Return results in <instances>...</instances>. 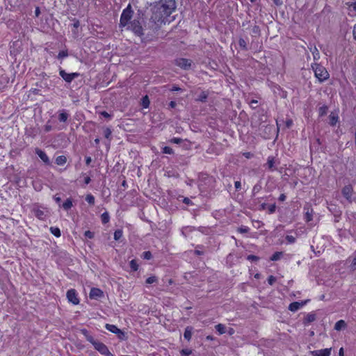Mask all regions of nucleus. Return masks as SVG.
Segmentation results:
<instances>
[{"label":"nucleus","mask_w":356,"mask_h":356,"mask_svg":"<svg viewBox=\"0 0 356 356\" xmlns=\"http://www.w3.org/2000/svg\"><path fill=\"white\" fill-rule=\"evenodd\" d=\"M176 8L175 0H161L151 8L150 21L154 24L162 23Z\"/></svg>","instance_id":"obj_1"},{"label":"nucleus","mask_w":356,"mask_h":356,"mask_svg":"<svg viewBox=\"0 0 356 356\" xmlns=\"http://www.w3.org/2000/svg\"><path fill=\"white\" fill-rule=\"evenodd\" d=\"M193 327L191 326H187L185 328L184 333V337L187 341H190L192 337V333H193Z\"/></svg>","instance_id":"obj_16"},{"label":"nucleus","mask_w":356,"mask_h":356,"mask_svg":"<svg viewBox=\"0 0 356 356\" xmlns=\"http://www.w3.org/2000/svg\"><path fill=\"white\" fill-rule=\"evenodd\" d=\"M157 280L158 279L156 276H151L146 280V283L150 284L156 282Z\"/></svg>","instance_id":"obj_44"},{"label":"nucleus","mask_w":356,"mask_h":356,"mask_svg":"<svg viewBox=\"0 0 356 356\" xmlns=\"http://www.w3.org/2000/svg\"><path fill=\"white\" fill-rule=\"evenodd\" d=\"M209 92L207 91H202L197 98L196 99L197 101L201 102H206L207 99L208 98Z\"/></svg>","instance_id":"obj_21"},{"label":"nucleus","mask_w":356,"mask_h":356,"mask_svg":"<svg viewBox=\"0 0 356 356\" xmlns=\"http://www.w3.org/2000/svg\"><path fill=\"white\" fill-rule=\"evenodd\" d=\"M68 56V52H67V50H65V51H60L58 56H57V58L58 59H62L63 58H65Z\"/></svg>","instance_id":"obj_39"},{"label":"nucleus","mask_w":356,"mask_h":356,"mask_svg":"<svg viewBox=\"0 0 356 356\" xmlns=\"http://www.w3.org/2000/svg\"><path fill=\"white\" fill-rule=\"evenodd\" d=\"M33 213L40 220H44L46 217L44 211L39 207H34L32 210Z\"/></svg>","instance_id":"obj_13"},{"label":"nucleus","mask_w":356,"mask_h":356,"mask_svg":"<svg viewBox=\"0 0 356 356\" xmlns=\"http://www.w3.org/2000/svg\"><path fill=\"white\" fill-rule=\"evenodd\" d=\"M137 19H135L133 22L130 23L129 29L134 32V33L138 36L143 35V26L142 22L140 21V19H143V14L139 10L138 13Z\"/></svg>","instance_id":"obj_4"},{"label":"nucleus","mask_w":356,"mask_h":356,"mask_svg":"<svg viewBox=\"0 0 356 356\" xmlns=\"http://www.w3.org/2000/svg\"><path fill=\"white\" fill-rule=\"evenodd\" d=\"M180 353L181 356H189L192 353V350L190 349H182Z\"/></svg>","instance_id":"obj_42"},{"label":"nucleus","mask_w":356,"mask_h":356,"mask_svg":"<svg viewBox=\"0 0 356 356\" xmlns=\"http://www.w3.org/2000/svg\"><path fill=\"white\" fill-rule=\"evenodd\" d=\"M163 153L168 154H172L174 153L173 149L168 147L165 146L163 148Z\"/></svg>","instance_id":"obj_41"},{"label":"nucleus","mask_w":356,"mask_h":356,"mask_svg":"<svg viewBox=\"0 0 356 356\" xmlns=\"http://www.w3.org/2000/svg\"><path fill=\"white\" fill-rule=\"evenodd\" d=\"M312 209L309 211V209H308L307 211H306L305 214V219L307 222H309L312 220Z\"/></svg>","instance_id":"obj_32"},{"label":"nucleus","mask_w":356,"mask_h":356,"mask_svg":"<svg viewBox=\"0 0 356 356\" xmlns=\"http://www.w3.org/2000/svg\"><path fill=\"white\" fill-rule=\"evenodd\" d=\"M50 232L52 234H54L56 237L60 236V230L59 228L56 227H50Z\"/></svg>","instance_id":"obj_29"},{"label":"nucleus","mask_w":356,"mask_h":356,"mask_svg":"<svg viewBox=\"0 0 356 356\" xmlns=\"http://www.w3.org/2000/svg\"><path fill=\"white\" fill-rule=\"evenodd\" d=\"M316 314L314 313H309L303 319V324L307 325L316 321Z\"/></svg>","instance_id":"obj_15"},{"label":"nucleus","mask_w":356,"mask_h":356,"mask_svg":"<svg viewBox=\"0 0 356 356\" xmlns=\"http://www.w3.org/2000/svg\"><path fill=\"white\" fill-rule=\"evenodd\" d=\"M341 193L348 203H352L354 201V198L353 197V188L351 185L345 186L341 190Z\"/></svg>","instance_id":"obj_6"},{"label":"nucleus","mask_w":356,"mask_h":356,"mask_svg":"<svg viewBox=\"0 0 356 356\" xmlns=\"http://www.w3.org/2000/svg\"><path fill=\"white\" fill-rule=\"evenodd\" d=\"M257 104H258V101L256 100V99H252L251 100L250 104V106L252 108H256L257 107Z\"/></svg>","instance_id":"obj_51"},{"label":"nucleus","mask_w":356,"mask_h":356,"mask_svg":"<svg viewBox=\"0 0 356 356\" xmlns=\"http://www.w3.org/2000/svg\"><path fill=\"white\" fill-rule=\"evenodd\" d=\"M286 240L289 243H293L295 241H296V238L291 235H287L286 236Z\"/></svg>","instance_id":"obj_48"},{"label":"nucleus","mask_w":356,"mask_h":356,"mask_svg":"<svg viewBox=\"0 0 356 356\" xmlns=\"http://www.w3.org/2000/svg\"><path fill=\"white\" fill-rule=\"evenodd\" d=\"M247 259L252 261H257L259 257L253 254H250L247 257Z\"/></svg>","instance_id":"obj_46"},{"label":"nucleus","mask_w":356,"mask_h":356,"mask_svg":"<svg viewBox=\"0 0 356 356\" xmlns=\"http://www.w3.org/2000/svg\"><path fill=\"white\" fill-rule=\"evenodd\" d=\"M183 202L186 204H190L192 203L191 200L188 197H185L183 200Z\"/></svg>","instance_id":"obj_63"},{"label":"nucleus","mask_w":356,"mask_h":356,"mask_svg":"<svg viewBox=\"0 0 356 356\" xmlns=\"http://www.w3.org/2000/svg\"><path fill=\"white\" fill-rule=\"evenodd\" d=\"M86 201L90 205H94L95 197L92 194H88L86 197Z\"/></svg>","instance_id":"obj_33"},{"label":"nucleus","mask_w":356,"mask_h":356,"mask_svg":"<svg viewBox=\"0 0 356 356\" xmlns=\"http://www.w3.org/2000/svg\"><path fill=\"white\" fill-rule=\"evenodd\" d=\"M63 208L65 210V211H68L69 209H70L72 207V201L70 198H68L67 199L63 204L62 205Z\"/></svg>","instance_id":"obj_23"},{"label":"nucleus","mask_w":356,"mask_h":356,"mask_svg":"<svg viewBox=\"0 0 356 356\" xmlns=\"http://www.w3.org/2000/svg\"><path fill=\"white\" fill-rule=\"evenodd\" d=\"M353 34L354 39L356 40V24H355V26L353 27Z\"/></svg>","instance_id":"obj_64"},{"label":"nucleus","mask_w":356,"mask_h":356,"mask_svg":"<svg viewBox=\"0 0 356 356\" xmlns=\"http://www.w3.org/2000/svg\"><path fill=\"white\" fill-rule=\"evenodd\" d=\"M181 88H179V86H173L171 88H170V91L172 92H175V91H181Z\"/></svg>","instance_id":"obj_58"},{"label":"nucleus","mask_w":356,"mask_h":356,"mask_svg":"<svg viewBox=\"0 0 356 356\" xmlns=\"http://www.w3.org/2000/svg\"><path fill=\"white\" fill-rule=\"evenodd\" d=\"M276 281V278L273 275H270L268 278V282L270 285H273Z\"/></svg>","instance_id":"obj_49"},{"label":"nucleus","mask_w":356,"mask_h":356,"mask_svg":"<svg viewBox=\"0 0 356 356\" xmlns=\"http://www.w3.org/2000/svg\"><path fill=\"white\" fill-rule=\"evenodd\" d=\"M312 67L319 82L322 83L329 79V73L325 67L318 63L314 64Z\"/></svg>","instance_id":"obj_3"},{"label":"nucleus","mask_w":356,"mask_h":356,"mask_svg":"<svg viewBox=\"0 0 356 356\" xmlns=\"http://www.w3.org/2000/svg\"><path fill=\"white\" fill-rule=\"evenodd\" d=\"M101 115H102L103 117L106 118H111V115L108 113L106 111H102L100 113Z\"/></svg>","instance_id":"obj_57"},{"label":"nucleus","mask_w":356,"mask_h":356,"mask_svg":"<svg viewBox=\"0 0 356 356\" xmlns=\"http://www.w3.org/2000/svg\"><path fill=\"white\" fill-rule=\"evenodd\" d=\"M105 327L106 330H108V331L113 332V333H115V334H117V333H120V329H119L117 326H115V325H111V324H106L105 325Z\"/></svg>","instance_id":"obj_20"},{"label":"nucleus","mask_w":356,"mask_h":356,"mask_svg":"<svg viewBox=\"0 0 356 356\" xmlns=\"http://www.w3.org/2000/svg\"><path fill=\"white\" fill-rule=\"evenodd\" d=\"M81 333L86 337L88 341L93 345L95 349L100 354L106 356H114L104 343L95 340L86 329H81Z\"/></svg>","instance_id":"obj_2"},{"label":"nucleus","mask_w":356,"mask_h":356,"mask_svg":"<svg viewBox=\"0 0 356 356\" xmlns=\"http://www.w3.org/2000/svg\"><path fill=\"white\" fill-rule=\"evenodd\" d=\"M262 188L261 184L259 181L252 188V196H254L257 193H259Z\"/></svg>","instance_id":"obj_28"},{"label":"nucleus","mask_w":356,"mask_h":356,"mask_svg":"<svg viewBox=\"0 0 356 356\" xmlns=\"http://www.w3.org/2000/svg\"><path fill=\"white\" fill-rule=\"evenodd\" d=\"M329 118H330V122H329V124L334 127L336 125V124L339 121V116L337 113H334L333 112H332L329 116Z\"/></svg>","instance_id":"obj_17"},{"label":"nucleus","mask_w":356,"mask_h":356,"mask_svg":"<svg viewBox=\"0 0 356 356\" xmlns=\"http://www.w3.org/2000/svg\"><path fill=\"white\" fill-rule=\"evenodd\" d=\"M74 21V23H73V26L75 28V29H77L79 26H80V22L78 19H73Z\"/></svg>","instance_id":"obj_53"},{"label":"nucleus","mask_w":356,"mask_h":356,"mask_svg":"<svg viewBox=\"0 0 356 356\" xmlns=\"http://www.w3.org/2000/svg\"><path fill=\"white\" fill-rule=\"evenodd\" d=\"M69 116V113L65 109L58 111V118L60 122H65L67 120Z\"/></svg>","instance_id":"obj_14"},{"label":"nucleus","mask_w":356,"mask_h":356,"mask_svg":"<svg viewBox=\"0 0 356 356\" xmlns=\"http://www.w3.org/2000/svg\"><path fill=\"white\" fill-rule=\"evenodd\" d=\"M84 236H85V237L91 239V238H94L95 234H94V232H92L90 230H88V231L85 232Z\"/></svg>","instance_id":"obj_45"},{"label":"nucleus","mask_w":356,"mask_h":356,"mask_svg":"<svg viewBox=\"0 0 356 356\" xmlns=\"http://www.w3.org/2000/svg\"><path fill=\"white\" fill-rule=\"evenodd\" d=\"M234 186H235V188H236V191L240 190L241 188V182L239 181H235Z\"/></svg>","instance_id":"obj_59"},{"label":"nucleus","mask_w":356,"mask_h":356,"mask_svg":"<svg viewBox=\"0 0 356 356\" xmlns=\"http://www.w3.org/2000/svg\"><path fill=\"white\" fill-rule=\"evenodd\" d=\"M328 107L326 105H323L318 108V114L320 117L324 116L327 114Z\"/></svg>","instance_id":"obj_27"},{"label":"nucleus","mask_w":356,"mask_h":356,"mask_svg":"<svg viewBox=\"0 0 356 356\" xmlns=\"http://www.w3.org/2000/svg\"><path fill=\"white\" fill-rule=\"evenodd\" d=\"M275 163H276V161L275 160V157L268 156V160H267V163H266L268 167V169L270 170H276V168H275Z\"/></svg>","instance_id":"obj_19"},{"label":"nucleus","mask_w":356,"mask_h":356,"mask_svg":"<svg viewBox=\"0 0 356 356\" xmlns=\"http://www.w3.org/2000/svg\"><path fill=\"white\" fill-rule=\"evenodd\" d=\"M238 44L242 49L245 51L248 50L246 41L243 38H240L238 40Z\"/></svg>","instance_id":"obj_35"},{"label":"nucleus","mask_w":356,"mask_h":356,"mask_svg":"<svg viewBox=\"0 0 356 356\" xmlns=\"http://www.w3.org/2000/svg\"><path fill=\"white\" fill-rule=\"evenodd\" d=\"M268 213L273 214L275 212L276 210V204L274 203L268 207Z\"/></svg>","instance_id":"obj_43"},{"label":"nucleus","mask_w":356,"mask_h":356,"mask_svg":"<svg viewBox=\"0 0 356 356\" xmlns=\"http://www.w3.org/2000/svg\"><path fill=\"white\" fill-rule=\"evenodd\" d=\"M177 105V103L175 102V101H171L170 103H169V107L170 108H175Z\"/></svg>","instance_id":"obj_62"},{"label":"nucleus","mask_w":356,"mask_h":356,"mask_svg":"<svg viewBox=\"0 0 356 356\" xmlns=\"http://www.w3.org/2000/svg\"><path fill=\"white\" fill-rule=\"evenodd\" d=\"M175 63L181 69L188 70L191 68L193 61L190 59L179 58L175 60Z\"/></svg>","instance_id":"obj_7"},{"label":"nucleus","mask_w":356,"mask_h":356,"mask_svg":"<svg viewBox=\"0 0 356 356\" xmlns=\"http://www.w3.org/2000/svg\"><path fill=\"white\" fill-rule=\"evenodd\" d=\"M133 10L130 4L122 11L120 16V26H125L128 24L129 20L131 19L133 15Z\"/></svg>","instance_id":"obj_5"},{"label":"nucleus","mask_w":356,"mask_h":356,"mask_svg":"<svg viewBox=\"0 0 356 356\" xmlns=\"http://www.w3.org/2000/svg\"><path fill=\"white\" fill-rule=\"evenodd\" d=\"M331 353V348H325L320 350L319 356H330Z\"/></svg>","instance_id":"obj_34"},{"label":"nucleus","mask_w":356,"mask_h":356,"mask_svg":"<svg viewBox=\"0 0 356 356\" xmlns=\"http://www.w3.org/2000/svg\"><path fill=\"white\" fill-rule=\"evenodd\" d=\"M142 257L144 259L149 260L152 258V254L150 251H145L143 253Z\"/></svg>","instance_id":"obj_38"},{"label":"nucleus","mask_w":356,"mask_h":356,"mask_svg":"<svg viewBox=\"0 0 356 356\" xmlns=\"http://www.w3.org/2000/svg\"><path fill=\"white\" fill-rule=\"evenodd\" d=\"M59 75L67 83H71L73 79L79 77L80 74L78 72L67 73L64 70L60 68L59 70Z\"/></svg>","instance_id":"obj_8"},{"label":"nucleus","mask_w":356,"mask_h":356,"mask_svg":"<svg viewBox=\"0 0 356 356\" xmlns=\"http://www.w3.org/2000/svg\"><path fill=\"white\" fill-rule=\"evenodd\" d=\"M215 327L219 334H222L226 332V327L223 324L219 323L216 325Z\"/></svg>","instance_id":"obj_24"},{"label":"nucleus","mask_w":356,"mask_h":356,"mask_svg":"<svg viewBox=\"0 0 356 356\" xmlns=\"http://www.w3.org/2000/svg\"><path fill=\"white\" fill-rule=\"evenodd\" d=\"M111 134H112V131L110 128L108 127H106L104 130V137L107 139H111Z\"/></svg>","instance_id":"obj_37"},{"label":"nucleus","mask_w":356,"mask_h":356,"mask_svg":"<svg viewBox=\"0 0 356 356\" xmlns=\"http://www.w3.org/2000/svg\"><path fill=\"white\" fill-rule=\"evenodd\" d=\"M122 236V231L121 229H117L114 232V239L118 241Z\"/></svg>","instance_id":"obj_36"},{"label":"nucleus","mask_w":356,"mask_h":356,"mask_svg":"<svg viewBox=\"0 0 356 356\" xmlns=\"http://www.w3.org/2000/svg\"><path fill=\"white\" fill-rule=\"evenodd\" d=\"M349 7L353 8L354 10L356 11V1L351 3H347Z\"/></svg>","instance_id":"obj_56"},{"label":"nucleus","mask_w":356,"mask_h":356,"mask_svg":"<svg viewBox=\"0 0 356 356\" xmlns=\"http://www.w3.org/2000/svg\"><path fill=\"white\" fill-rule=\"evenodd\" d=\"M101 220L103 224H106L110 220V216L107 211L103 213L101 216Z\"/></svg>","instance_id":"obj_25"},{"label":"nucleus","mask_w":356,"mask_h":356,"mask_svg":"<svg viewBox=\"0 0 356 356\" xmlns=\"http://www.w3.org/2000/svg\"><path fill=\"white\" fill-rule=\"evenodd\" d=\"M309 301V300H306L301 302H293L291 303L289 306V309L291 312H296L298 309H300L302 307H303L305 305L307 304V302Z\"/></svg>","instance_id":"obj_11"},{"label":"nucleus","mask_w":356,"mask_h":356,"mask_svg":"<svg viewBox=\"0 0 356 356\" xmlns=\"http://www.w3.org/2000/svg\"><path fill=\"white\" fill-rule=\"evenodd\" d=\"M66 161H67V158H66V156H65L63 155L58 156L56 159V163L58 165H64L66 163Z\"/></svg>","instance_id":"obj_22"},{"label":"nucleus","mask_w":356,"mask_h":356,"mask_svg":"<svg viewBox=\"0 0 356 356\" xmlns=\"http://www.w3.org/2000/svg\"><path fill=\"white\" fill-rule=\"evenodd\" d=\"M129 266L133 271H136L138 269V264H137L136 260L133 259L129 262Z\"/></svg>","instance_id":"obj_31"},{"label":"nucleus","mask_w":356,"mask_h":356,"mask_svg":"<svg viewBox=\"0 0 356 356\" xmlns=\"http://www.w3.org/2000/svg\"><path fill=\"white\" fill-rule=\"evenodd\" d=\"M350 268L353 270H356V257L353 259V261L350 264Z\"/></svg>","instance_id":"obj_52"},{"label":"nucleus","mask_w":356,"mask_h":356,"mask_svg":"<svg viewBox=\"0 0 356 356\" xmlns=\"http://www.w3.org/2000/svg\"><path fill=\"white\" fill-rule=\"evenodd\" d=\"M104 296L103 291L98 288H92L89 293V297L91 299L97 300Z\"/></svg>","instance_id":"obj_10"},{"label":"nucleus","mask_w":356,"mask_h":356,"mask_svg":"<svg viewBox=\"0 0 356 356\" xmlns=\"http://www.w3.org/2000/svg\"><path fill=\"white\" fill-rule=\"evenodd\" d=\"M150 102L147 95L144 96L141 99V105L143 108H148Z\"/></svg>","instance_id":"obj_26"},{"label":"nucleus","mask_w":356,"mask_h":356,"mask_svg":"<svg viewBox=\"0 0 356 356\" xmlns=\"http://www.w3.org/2000/svg\"><path fill=\"white\" fill-rule=\"evenodd\" d=\"M249 227L246 226H241L240 227L238 228V232L241 234H246L249 232Z\"/></svg>","instance_id":"obj_40"},{"label":"nucleus","mask_w":356,"mask_h":356,"mask_svg":"<svg viewBox=\"0 0 356 356\" xmlns=\"http://www.w3.org/2000/svg\"><path fill=\"white\" fill-rule=\"evenodd\" d=\"M116 334L118 335L119 339H124L125 334L121 330H120V333H117Z\"/></svg>","instance_id":"obj_55"},{"label":"nucleus","mask_w":356,"mask_h":356,"mask_svg":"<svg viewBox=\"0 0 356 356\" xmlns=\"http://www.w3.org/2000/svg\"><path fill=\"white\" fill-rule=\"evenodd\" d=\"M35 152L45 164L50 165V160L44 151L36 148Z\"/></svg>","instance_id":"obj_12"},{"label":"nucleus","mask_w":356,"mask_h":356,"mask_svg":"<svg viewBox=\"0 0 356 356\" xmlns=\"http://www.w3.org/2000/svg\"><path fill=\"white\" fill-rule=\"evenodd\" d=\"M292 124H293L292 120L289 119L286 121V126L287 128H290L291 127Z\"/></svg>","instance_id":"obj_61"},{"label":"nucleus","mask_w":356,"mask_h":356,"mask_svg":"<svg viewBox=\"0 0 356 356\" xmlns=\"http://www.w3.org/2000/svg\"><path fill=\"white\" fill-rule=\"evenodd\" d=\"M347 324L343 320H339L338 321L335 325H334V330L337 331H340L341 330H343L346 327Z\"/></svg>","instance_id":"obj_18"},{"label":"nucleus","mask_w":356,"mask_h":356,"mask_svg":"<svg viewBox=\"0 0 356 356\" xmlns=\"http://www.w3.org/2000/svg\"><path fill=\"white\" fill-rule=\"evenodd\" d=\"M44 129L45 132H49L52 129V127H51V125L47 124L44 125Z\"/></svg>","instance_id":"obj_54"},{"label":"nucleus","mask_w":356,"mask_h":356,"mask_svg":"<svg viewBox=\"0 0 356 356\" xmlns=\"http://www.w3.org/2000/svg\"><path fill=\"white\" fill-rule=\"evenodd\" d=\"M252 32L255 34H258L260 32L259 27L258 26H254L252 29Z\"/></svg>","instance_id":"obj_60"},{"label":"nucleus","mask_w":356,"mask_h":356,"mask_svg":"<svg viewBox=\"0 0 356 356\" xmlns=\"http://www.w3.org/2000/svg\"><path fill=\"white\" fill-rule=\"evenodd\" d=\"M66 296L68 301L73 305H76L79 303V299L77 297V293L75 289H71L68 290Z\"/></svg>","instance_id":"obj_9"},{"label":"nucleus","mask_w":356,"mask_h":356,"mask_svg":"<svg viewBox=\"0 0 356 356\" xmlns=\"http://www.w3.org/2000/svg\"><path fill=\"white\" fill-rule=\"evenodd\" d=\"M283 254L282 252H275L270 258L271 261H277L281 258V256Z\"/></svg>","instance_id":"obj_30"},{"label":"nucleus","mask_w":356,"mask_h":356,"mask_svg":"<svg viewBox=\"0 0 356 356\" xmlns=\"http://www.w3.org/2000/svg\"><path fill=\"white\" fill-rule=\"evenodd\" d=\"M312 54H313V56H314V58L315 60L318 59L319 58V52H318V50L317 49V48L316 47H314V51H312Z\"/></svg>","instance_id":"obj_47"},{"label":"nucleus","mask_w":356,"mask_h":356,"mask_svg":"<svg viewBox=\"0 0 356 356\" xmlns=\"http://www.w3.org/2000/svg\"><path fill=\"white\" fill-rule=\"evenodd\" d=\"M183 141V139L180 138H173L170 140V142L175 144H180Z\"/></svg>","instance_id":"obj_50"}]
</instances>
